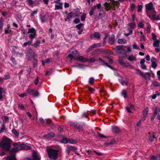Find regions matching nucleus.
<instances>
[{
    "mask_svg": "<svg viewBox=\"0 0 160 160\" xmlns=\"http://www.w3.org/2000/svg\"><path fill=\"white\" fill-rule=\"evenodd\" d=\"M38 11V9H37L35 10H34L33 11H32L31 13V16H33L35 14H37Z\"/></svg>",
    "mask_w": 160,
    "mask_h": 160,
    "instance_id": "09e8293b",
    "label": "nucleus"
},
{
    "mask_svg": "<svg viewBox=\"0 0 160 160\" xmlns=\"http://www.w3.org/2000/svg\"><path fill=\"white\" fill-rule=\"evenodd\" d=\"M128 33H124V35L126 36H128L132 34L133 30H134L136 27V24L135 22H130L127 24Z\"/></svg>",
    "mask_w": 160,
    "mask_h": 160,
    "instance_id": "423d86ee",
    "label": "nucleus"
},
{
    "mask_svg": "<svg viewBox=\"0 0 160 160\" xmlns=\"http://www.w3.org/2000/svg\"><path fill=\"white\" fill-rule=\"evenodd\" d=\"M27 2L29 5L32 6V7L34 3V2L32 0H27Z\"/></svg>",
    "mask_w": 160,
    "mask_h": 160,
    "instance_id": "c9c22d12",
    "label": "nucleus"
},
{
    "mask_svg": "<svg viewBox=\"0 0 160 160\" xmlns=\"http://www.w3.org/2000/svg\"><path fill=\"white\" fill-rule=\"evenodd\" d=\"M15 155H11L12 157L8 156L5 157L4 158L5 160H17Z\"/></svg>",
    "mask_w": 160,
    "mask_h": 160,
    "instance_id": "4be33fe9",
    "label": "nucleus"
},
{
    "mask_svg": "<svg viewBox=\"0 0 160 160\" xmlns=\"http://www.w3.org/2000/svg\"><path fill=\"white\" fill-rule=\"evenodd\" d=\"M132 47L134 49H139V47L135 43H134L133 44Z\"/></svg>",
    "mask_w": 160,
    "mask_h": 160,
    "instance_id": "5fc2aeb1",
    "label": "nucleus"
},
{
    "mask_svg": "<svg viewBox=\"0 0 160 160\" xmlns=\"http://www.w3.org/2000/svg\"><path fill=\"white\" fill-rule=\"evenodd\" d=\"M77 54V52L76 49H74L71 52V53L69 54L68 55V57L71 58V60L74 59L77 61H81L82 62H87L88 61V58H85L82 56L78 57Z\"/></svg>",
    "mask_w": 160,
    "mask_h": 160,
    "instance_id": "f03ea898",
    "label": "nucleus"
},
{
    "mask_svg": "<svg viewBox=\"0 0 160 160\" xmlns=\"http://www.w3.org/2000/svg\"><path fill=\"white\" fill-rule=\"evenodd\" d=\"M47 152L48 157L51 160H56L58 157V153L59 151L51 148L47 149Z\"/></svg>",
    "mask_w": 160,
    "mask_h": 160,
    "instance_id": "20e7f679",
    "label": "nucleus"
},
{
    "mask_svg": "<svg viewBox=\"0 0 160 160\" xmlns=\"http://www.w3.org/2000/svg\"><path fill=\"white\" fill-rule=\"evenodd\" d=\"M148 107H147L143 110V116H148Z\"/></svg>",
    "mask_w": 160,
    "mask_h": 160,
    "instance_id": "cd10ccee",
    "label": "nucleus"
},
{
    "mask_svg": "<svg viewBox=\"0 0 160 160\" xmlns=\"http://www.w3.org/2000/svg\"><path fill=\"white\" fill-rule=\"evenodd\" d=\"M50 60L49 59H46L43 60L42 61V64L43 66L45 64H48L50 63Z\"/></svg>",
    "mask_w": 160,
    "mask_h": 160,
    "instance_id": "c756f323",
    "label": "nucleus"
},
{
    "mask_svg": "<svg viewBox=\"0 0 160 160\" xmlns=\"http://www.w3.org/2000/svg\"><path fill=\"white\" fill-rule=\"evenodd\" d=\"M118 62L122 66L124 67H127V64L124 62L122 57H119L118 58Z\"/></svg>",
    "mask_w": 160,
    "mask_h": 160,
    "instance_id": "dca6fc26",
    "label": "nucleus"
},
{
    "mask_svg": "<svg viewBox=\"0 0 160 160\" xmlns=\"http://www.w3.org/2000/svg\"><path fill=\"white\" fill-rule=\"evenodd\" d=\"M151 74L150 72H147L145 73H143L141 75L143 78L146 79L149 78L151 76Z\"/></svg>",
    "mask_w": 160,
    "mask_h": 160,
    "instance_id": "a211bd4d",
    "label": "nucleus"
},
{
    "mask_svg": "<svg viewBox=\"0 0 160 160\" xmlns=\"http://www.w3.org/2000/svg\"><path fill=\"white\" fill-rule=\"evenodd\" d=\"M40 43V42L39 41H37L35 43L33 44V46L35 48H37L39 46V44Z\"/></svg>",
    "mask_w": 160,
    "mask_h": 160,
    "instance_id": "37998d69",
    "label": "nucleus"
},
{
    "mask_svg": "<svg viewBox=\"0 0 160 160\" xmlns=\"http://www.w3.org/2000/svg\"><path fill=\"white\" fill-rule=\"evenodd\" d=\"M157 64L156 62L152 63L151 66L154 69L157 67Z\"/></svg>",
    "mask_w": 160,
    "mask_h": 160,
    "instance_id": "49530a36",
    "label": "nucleus"
},
{
    "mask_svg": "<svg viewBox=\"0 0 160 160\" xmlns=\"http://www.w3.org/2000/svg\"><path fill=\"white\" fill-rule=\"evenodd\" d=\"M96 8V6L94 5L91 8V9L89 12V14L90 16H92L93 14L94 11Z\"/></svg>",
    "mask_w": 160,
    "mask_h": 160,
    "instance_id": "bb28decb",
    "label": "nucleus"
},
{
    "mask_svg": "<svg viewBox=\"0 0 160 160\" xmlns=\"http://www.w3.org/2000/svg\"><path fill=\"white\" fill-rule=\"evenodd\" d=\"M68 142L73 144L76 143V142L74 140L72 139H69L68 140Z\"/></svg>",
    "mask_w": 160,
    "mask_h": 160,
    "instance_id": "603ef678",
    "label": "nucleus"
},
{
    "mask_svg": "<svg viewBox=\"0 0 160 160\" xmlns=\"http://www.w3.org/2000/svg\"><path fill=\"white\" fill-rule=\"evenodd\" d=\"M144 24L142 22H140L138 24V26L141 28H143L144 27Z\"/></svg>",
    "mask_w": 160,
    "mask_h": 160,
    "instance_id": "69168bd1",
    "label": "nucleus"
},
{
    "mask_svg": "<svg viewBox=\"0 0 160 160\" xmlns=\"http://www.w3.org/2000/svg\"><path fill=\"white\" fill-rule=\"evenodd\" d=\"M139 39L141 42L145 41L146 40V37L144 35H141L140 36Z\"/></svg>",
    "mask_w": 160,
    "mask_h": 160,
    "instance_id": "4c0bfd02",
    "label": "nucleus"
},
{
    "mask_svg": "<svg viewBox=\"0 0 160 160\" xmlns=\"http://www.w3.org/2000/svg\"><path fill=\"white\" fill-rule=\"evenodd\" d=\"M27 91L28 93H32L33 92H34V90L28 88L27 90Z\"/></svg>",
    "mask_w": 160,
    "mask_h": 160,
    "instance_id": "e2e57ef3",
    "label": "nucleus"
},
{
    "mask_svg": "<svg viewBox=\"0 0 160 160\" xmlns=\"http://www.w3.org/2000/svg\"><path fill=\"white\" fill-rule=\"evenodd\" d=\"M94 79L93 78H89V84H92L94 83Z\"/></svg>",
    "mask_w": 160,
    "mask_h": 160,
    "instance_id": "a18cd8bd",
    "label": "nucleus"
},
{
    "mask_svg": "<svg viewBox=\"0 0 160 160\" xmlns=\"http://www.w3.org/2000/svg\"><path fill=\"white\" fill-rule=\"evenodd\" d=\"M40 157L38 153L35 152H34L32 155V158L30 160H40Z\"/></svg>",
    "mask_w": 160,
    "mask_h": 160,
    "instance_id": "9b49d317",
    "label": "nucleus"
},
{
    "mask_svg": "<svg viewBox=\"0 0 160 160\" xmlns=\"http://www.w3.org/2000/svg\"><path fill=\"white\" fill-rule=\"evenodd\" d=\"M104 6L106 10L108 11L111 8H112V6L111 3L106 2L104 4Z\"/></svg>",
    "mask_w": 160,
    "mask_h": 160,
    "instance_id": "4468645a",
    "label": "nucleus"
},
{
    "mask_svg": "<svg viewBox=\"0 0 160 160\" xmlns=\"http://www.w3.org/2000/svg\"><path fill=\"white\" fill-rule=\"evenodd\" d=\"M12 132L15 135L18 136L19 135V133L15 129H13L12 130Z\"/></svg>",
    "mask_w": 160,
    "mask_h": 160,
    "instance_id": "f704fd0d",
    "label": "nucleus"
},
{
    "mask_svg": "<svg viewBox=\"0 0 160 160\" xmlns=\"http://www.w3.org/2000/svg\"><path fill=\"white\" fill-rule=\"evenodd\" d=\"M86 14L85 13H83L81 16V20L82 21H84L85 20Z\"/></svg>",
    "mask_w": 160,
    "mask_h": 160,
    "instance_id": "473e14b6",
    "label": "nucleus"
},
{
    "mask_svg": "<svg viewBox=\"0 0 160 160\" xmlns=\"http://www.w3.org/2000/svg\"><path fill=\"white\" fill-rule=\"evenodd\" d=\"M83 26V24L80 23L76 25V28L78 29H80Z\"/></svg>",
    "mask_w": 160,
    "mask_h": 160,
    "instance_id": "3c124183",
    "label": "nucleus"
},
{
    "mask_svg": "<svg viewBox=\"0 0 160 160\" xmlns=\"http://www.w3.org/2000/svg\"><path fill=\"white\" fill-rule=\"evenodd\" d=\"M55 136V133L52 132H51L45 135L43 137L46 139L51 138L54 137Z\"/></svg>",
    "mask_w": 160,
    "mask_h": 160,
    "instance_id": "ddd939ff",
    "label": "nucleus"
},
{
    "mask_svg": "<svg viewBox=\"0 0 160 160\" xmlns=\"http://www.w3.org/2000/svg\"><path fill=\"white\" fill-rule=\"evenodd\" d=\"M154 112V113L157 115V118L160 122V108L156 107Z\"/></svg>",
    "mask_w": 160,
    "mask_h": 160,
    "instance_id": "9d476101",
    "label": "nucleus"
},
{
    "mask_svg": "<svg viewBox=\"0 0 160 160\" xmlns=\"http://www.w3.org/2000/svg\"><path fill=\"white\" fill-rule=\"evenodd\" d=\"M101 44L100 43H95L93 44L94 48L97 47H100L101 46Z\"/></svg>",
    "mask_w": 160,
    "mask_h": 160,
    "instance_id": "864d4df0",
    "label": "nucleus"
},
{
    "mask_svg": "<svg viewBox=\"0 0 160 160\" xmlns=\"http://www.w3.org/2000/svg\"><path fill=\"white\" fill-rule=\"evenodd\" d=\"M142 6L141 5H139L138 7V11L141 12L142 11Z\"/></svg>",
    "mask_w": 160,
    "mask_h": 160,
    "instance_id": "6e6d98bb",
    "label": "nucleus"
},
{
    "mask_svg": "<svg viewBox=\"0 0 160 160\" xmlns=\"http://www.w3.org/2000/svg\"><path fill=\"white\" fill-rule=\"evenodd\" d=\"M149 135L148 136V140L150 142H152L154 141V139L156 138L153 133H149Z\"/></svg>",
    "mask_w": 160,
    "mask_h": 160,
    "instance_id": "f3484780",
    "label": "nucleus"
},
{
    "mask_svg": "<svg viewBox=\"0 0 160 160\" xmlns=\"http://www.w3.org/2000/svg\"><path fill=\"white\" fill-rule=\"evenodd\" d=\"M76 149L77 148L75 147L70 146L68 148L67 151L68 153H69L70 151L72 150H76Z\"/></svg>",
    "mask_w": 160,
    "mask_h": 160,
    "instance_id": "5701e85b",
    "label": "nucleus"
},
{
    "mask_svg": "<svg viewBox=\"0 0 160 160\" xmlns=\"http://www.w3.org/2000/svg\"><path fill=\"white\" fill-rule=\"evenodd\" d=\"M125 49H127L128 52H131L130 46L119 45L116 46L114 48L115 50L117 52L126 55L127 53Z\"/></svg>",
    "mask_w": 160,
    "mask_h": 160,
    "instance_id": "7ed1b4c3",
    "label": "nucleus"
},
{
    "mask_svg": "<svg viewBox=\"0 0 160 160\" xmlns=\"http://www.w3.org/2000/svg\"><path fill=\"white\" fill-rule=\"evenodd\" d=\"M153 86L155 87H159L160 86V83L157 81H154L152 83Z\"/></svg>",
    "mask_w": 160,
    "mask_h": 160,
    "instance_id": "72a5a7b5",
    "label": "nucleus"
},
{
    "mask_svg": "<svg viewBox=\"0 0 160 160\" xmlns=\"http://www.w3.org/2000/svg\"><path fill=\"white\" fill-rule=\"evenodd\" d=\"M62 142L64 143H66L68 142V140L67 138H63L62 140Z\"/></svg>",
    "mask_w": 160,
    "mask_h": 160,
    "instance_id": "de8ad7c7",
    "label": "nucleus"
},
{
    "mask_svg": "<svg viewBox=\"0 0 160 160\" xmlns=\"http://www.w3.org/2000/svg\"><path fill=\"white\" fill-rule=\"evenodd\" d=\"M149 18L152 20H160V16L159 15H157V12L155 10L147 13Z\"/></svg>",
    "mask_w": 160,
    "mask_h": 160,
    "instance_id": "0eeeda50",
    "label": "nucleus"
},
{
    "mask_svg": "<svg viewBox=\"0 0 160 160\" xmlns=\"http://www.w3.org/2000/svg\"><path fill=\"white\" fill-rule=\"evenodd\" d=\"M18 107L21 110H25V108L23 105L21 104H18Z\"/></svg>",
    "mask_w": 160,
    "mask_h": 160,
    "instance_id": "c03bdc74",
    "label": "nucleus"
},
{
    "mask_svg": "<svg viewBox=\"0 0 160 160\" xmlns=\"http://www.w3.org/2000/svg\"><path fill=\"white\" fill-rule=\"evenodd\" d=\"M21 142H15L12 144L13 148L10 151V155H14L18 151L21 150Z\"/></svg>",
    "mask_w": 160,
    "mask_h": 160,
    "instance_id": "39448f33",
    "label": "nucleus"
},
{
    "mask_svg": "<svg viewBox=\"0 0 160 160\" xmlns=\"http://www.w3.org/2000/svg\"><path fill=\"white\" fill-rule=\"evenodd\" d=\"M118 42L120 44H125L127 42V41L125 39H119L118 40Z\"/></svg>",
    "mask_w": 160,
    "mask_h": 160,
    "instance_id": "412c9836",
    "label": "nucleus"
},
{
    "mask_svg": "<svg viewBox=\"0 0 160 160\" xmlns=\"http://www.w3.org/2000/svg\"><path fill=\"white\" fill-rule=\"evenodd\" d=\"M93 36H94L96 38H100V34L98 32H95L91 35V38H92Z\"/></svg>",
    "mask_w": 160,
    "mask_h": 160,
    "instance_id": "a878e982",
    "label": "nucleus"
},
{
    "mask_svg": "<svg viewBox=\"0 0 160 160\" xmlns=\"http://www.w3.org/2000/svg\"><path fill=\"white\" fill-rule=\"evenodd\" d=\"M98 61H100L101 63L103 65L107 66L109 68L111 67V65H108L107 62H105L104 61H103L101 58H99Z\"/></svg>",
    "mask_w": 160,
    "mask_h": 160,
    "instance_id": "393cba45",
    "label": "nucleus"
},
{
    "mask_svg": "<svg viewBox=\"0 0 160 160\" xmlns=\"http://www.w3.org/2000/svg\"><path fill=\"white\" fill-rule=\"evenodd\" d=\"M146 12L147 13L155 10L152 3L150 2L145 5Z\"/></svg>",
    "mask_w": 160,
    "mask_h": 160,
    "instance_id": "1a4fd4ad",
    "label": "nucleus"
},
{
    "mask_svg": "<svg viewBox=\"0 0 160 160\" xmlns=\"http://www.w3.org/2000/svg\"><path fill=\"white\" fill-rule=\"evenodd\" d=\"M160 41L159 40H157L153 43V45L155 47H158L159 46Z\"/></svg>",
    "mask_w": 160,
    "mask_h": 160,
    "instance_id": "b1692460",
    "label": "nucleus"
},
{
    "mask_svg": "<svg viewBox=\"0 0 160 160\" xmlns=\"http://www.w3.org/2000/svg\"><path fill=\"white\" fill-rule=\"evenodd\" d=\"M3 88L0 87V100L2 101L3 98L2 95V92L3 91Z\"/></svg>",
    "mask_w": 160,
    "mask_h": 160,
    "instance_id": "ea45409f",
    "label": "nucleus"
},
{
    "mask_svg": "<svg viewBox=\"0 0 160 160\" xmlns=\"http://www.w3.org/2000/svg\"><path fill=\"white\" fill-rule=\"evenodd\" d=\"M37 30L33 28H29L28 32V33H30L29 35V38L30 39V41L32 42V40L36 37V36Z\"/></svg>",
    "mask_w": 160,
    "mask_h": 160,
    "instance_id": "6e6552de",
    "label": "nucleus"
},
{
    "mask_svg": "<svg viewBox=\"0 0 160 160\" xmlns=\"http://www.w3.org/2000/svg\"><path fill=\"white\" fill-rule=\"evenodd\" d=\"M95 61V58H92L90 59H88V62H94Z\"/></svg>",
    "mask_w": 160,
    "mask_h": 160,
    "instance_id": "8fccbe9b",
    "label": "nucleus"
},
{
    "mask_svg": "<svg viewBox=\"0 0 160 160\" xmlns=\"http://www.w3.org/2000/svg\"><path fill=\"white\" fill-rule=\"evenodd\" d=\"M127 59L130 62H132L136 60V57L132 55H129Z\"/></svg>",
    "mask_w": 160,
    "mask_h": 160,
    "instance_id": "6ab92c4d",
    "label": "nucleus"
},
{
    "mask_svg": "<svg viewBox=\"0 0 160 160\" xmlns=\"http://www.w3.org/2000/svg\"><path fill=\"white\" fill-rule=\"evenodd\" d=\"M11 141V140L9 138L3 137L0 142V147L2 150L6 151H8L10 148Z\"/></svg>",
    "mask_w": 160,
    "mask_h": 160,
    "instance_id": "f257e3e1",
    "label": "nucleus"
},
{
    "mask_svg": "<svg viewBox=\"0 0 160 160\" xmlns=\"http://www.w3.org/2000/svg\"><path fill=\"white\" fill-rule=\"evenodd\" d=\"M112 131L115 133H118L120 132V129L116 126H114L112 127Z\"/></svg>",
    "mask_w": 160,
    "mask_h": 160,
    "instance_id": "aec40b11",
    "label": "nucleus"
},
{
    "mask_svg": "<svg viewBox=\"0 0 160 160\" xmlns=\"http://www.w3.org/2000/svg\"><path fill=\"white\" fill-rule=\"evenodd\" d=\"M27 115L32 120H34V118L32 117L31 114L29 112H27Z\"/></svg>",
    "mask_w": 160,
    "mask_h": 160,
    "instance_id": "680f3d73",
    "label": "nucleus"
},
{
    "mask_svg": "<svg viewBox=\"0 0 160 160\" xmlns=\"http://www.w3.org/2000/svg\"><path fill=\"white\" fill-rule=\"evenodd\" d=\"M110 2L112 6L113 10H115V7H116L117 8H118L119 3L118 2L114 1V0H111Z\"/></svg>",
    "mask_w": 160,
    "mask_h": 160,
    "instance_id": "f8f14e48",
    "label": "nucleus"
},
{
    "mask_svg": "<svg viewBox=\"0 0 160 160\" xmlns=\"http://www.w3.org/2000/svg\"><path fill=\"white\" fill-rule=\"evenodd\" d=\"M157 159L156 157L154 155H152L150 158L151 160H156Z\"/></svg>",
    "mask_w": 160,
    "mask_h": 160,
    "instance_id": "774afa93",
    "label": "nucleus"
},
{
    "mask_svg": "<svg viewBox=\"0 0 160 160\" xmlns=\"http://www.w3.org/2000/svg\"><path fill=\"white\" fill-rule=\"evenodd\" d=\"M39 80V78L38 77H37L35 80L34 83L36 85H37L38 84Z\"/></svg>",
    "mask_w": 160,
    "mask_h": 160,
    "instance_id": "bf43d9fd",
    "label": "nucleus"
},
{
    "mask_svg": "<svg viewBox=\"0 0 160 160\" xmlns=\"http://www.w3.org/2000/svg\"><path fill=\"white\" fill-rule=\"evenodd\" d=\"M136 72L138 74H139V75H142V74L143 73L140 70L138 69H136Z\"/></svg>",
    "mask_w": 160,
    "mask_h": 160,
    "instance_id": "4d7b16f0",
    "label": "nucleus"
},
{
    "mask_svg": "<svg viewBox=\"0 0 160 160\" xmlns=\"http://www.w3.org/2000/svg\"><path fill=\"white\" fill-rule=\"evenodd\" d=\"M21 149L22 150H29L31 149V147L30 146L27 145L23 143H21Z\"/></svg>",
    "mask_w": 160,
    "mask_h": 160,
    "instance_id": "2eb2a0df",
    "label": "nucleus"
},
{
    "mask_svg": "<svg viewBox=\"0 0 160 160\" xmlns=\"http://www.w3.org/2000/svg\"><path fill=\"white\" fill-rule=\"evenodd\" d=\"M121 94L124 98H126L127 97V92L125 90H122Z\"/></svg>",
    "mask_w": 160,
    "mask_h": 160,
    "instance_id": "2f4dec72",
    "label": "nucleus"
},
{
    "mask_svg": "<svg viewBox=\"0 0 160 160\" xmlns=\"http://www.w3.org/2000/svg\"><path fill=\"white\" fill-rule=\"evenodd\" d=\"M73 15V13L72 12H71L68 13L67 16V18L68 19H70L72 16Z\"/></svg>",
    "mask_w": 160,
    "mask_h": 160,
    "instance_id": "79ce46f5",
    "label": "nucleus"
},
{
    "mask_svg": "<svg viewBox=\"0 0 160 160\" xmlns=\"http://www.w3.org/2000/svg\"><path fill=\"white\" fill-rule=\"evenodd\" d=\"M157 61V60L156 58L153 57H152L151 58V62L152 63L156 62Z\"/></svg>",
    "mask_w": 160,
    "mask_h": 160,
    "instance_id": "13d9d810",
    "label": "nucleus"
},
{
    "mask_svg": "<svg viewBox=\"0 0 160 160\" xmlns=\"http://www.w3.org/2000/svg\"><path fill=\"white\" fill-rule=\"evenodd\" d=\"M5 129V125L4 123L2 124L1 127L0 128V133H2L3 132V131Z\"/></svg>",
    "mask_w": 160,
    "mask_h": 160,
    "instance_id": "e433bc0d",
    "label": "nucleus"
},
{
    "mask_svg": "<svg viewBox=\"0 0 160 160\" xmlns=\"http://www.w3.org/2000/svg\"><path fill=\"white\" fill-rule=\"evenodd\" d=\"M141 120H139L138 122L136 124V126L137 127H140L141 126Z\"/></svg>",
    "mask_w": 160,
    "mask_h": 160,
    "instance_id": "052dcab7",
    "label": "nucleus"
},
{
    "mask_svg": "<svg viewBox=\"0 0 160 160\" xmlns=\"http://www.w3.org/2000/svg\"><path fill=\"white\" fill-rule=\"evenodd\" d=\"M32 43V42L31 41H28L27 42H25L23 45L22 46L23 47H26L28 45H31Z\"/></svg>",
    "mask_w": 160,
    "mask_h": 160,
    "instance_id": "58836bf2",
    "label": "nucleus"
},
{
    "mask_svg": "<svg viewBox=\"0 0 160 160\" xmlns=\"http://www.w3.org/2000/svg\"><path fill=\"white\" fill-rule=\"evenodd\" d=\"M62 4L63 3H61L59 5H55V10L58 9H62Z\"/></svg>",
    "mask_w": 160,
    "mask_h": 160,
    "instance_id": "c85d7f7f",
    "label": "nucleus"
},
{
    "mask_svg": "<svg viewBox=\"0 0 160 160\" xmlns=\"http://www.w3.org/2000/svg\"><path fill=\"white\" fill-rule=\"evenodd\" d=\"M108 40L109 43L111 45H112L114 42V38L112 37L110 38Z\"/></svg>",
    "mask_w": 160,
    "mask_h": 160,
    "instance_id": "7c9ffc66",
    "label": "nucleus"
},
{
    "mask_svg": "<svg viewBox=\"0 0 160 160\" xmlns=\"http://www.w3.org/2000/svg\"><path fill=\"white\" fill-rule=\"evenodd\" d=\"M73 22L75 23H78L80 22V20L78 18H76L74 20Z\"/></svg>",
    "mask_w": 160,
    "mask_h": 160,
    "instance_id": "338daca9",
    "label": "nucleus"
},
{
    "mask_svg": "<svg viewBox=\"0 0 160 160\" xmlns=\"http://www.w3.org/2000/svg\"><path fill=\"white\" fill-rule=\"evenodd\" d=\"M31 94L34 96L37 97L39 95V93L37 91H34L31 93Z\"/></svg>",
    "mask_w": 160,
    "mask_h": 160,
    "instance_id": "a19ab883",
    "label": "nucleus"
},
{
    "mask_svg": "<svg viewBox=\"0 0 160 160\" xmlns=\"http://www.w3.org/2000/svg\"><path fill=\"white\" fill-rule=\"evenodd\" d=\"M88 90L91 93L95 91L94 89L91 87H89Z\"/></svg>",
    "mask_w": 160,
    "mask_h": 160,
    "instance_id": "0e129e2a",
    "label": "nucleus"
}]
</instances>
